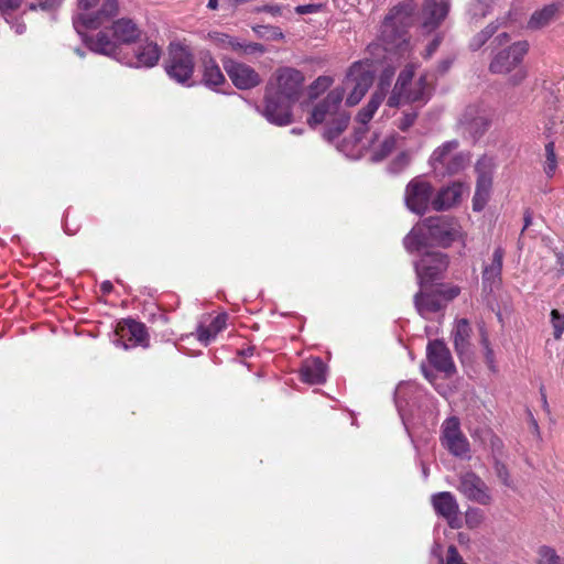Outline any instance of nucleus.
I'll use <instances>...</instances> for the list:
<instances>
[{
	"label": "nucleus",
	"instance_id": "obj_16",
	"mask_svg": "<svg viewBox=\"0 0 564 564\" xmlns=\"http://www.w3.org/2000/svg\"><path fill=\"white\" fill-rule=\"evenodd\" d=\"M458 490L468 500L487 506L492 498L486 482L473 471L460 475Z\"/></svg>",
	"mask_w": 564,
	"mask_h": 564
},
{
	"label": "nucleus",
	"instance_id": "obj_52",
	"mask_svg": "<svg viewBox=\"0 0 564 564\" xmlns=\"http://www.w3.org/2000/svg\"><path fill=\"white\" fill-rule=\"evenodd\" d=\"M527 76V72L522 68L517 69V72L513 74L511 80L514 85L521 83Z\"/></svg>",
	"mask_w": 564,
	"mask_h": 564
},
{
	"label": "nucleus",
	"instance_id": "obj_6",
	"mask_svg": "<svg viewBox=\"0 0 564 564\" xmlns=\"http://www.w3.org/2000/svg\"><path fill=\"white\" fill-rule=\"evenodd\" d=\"M459 142L451 140L442 143L431 154L429 163L436 175L452 176L464 171L469 162L470 154L459 151Z\"/></svg>",
	"mask_w": 564,
	"mask_h": 564
},
{
	"label": "nucleus",
	"instance_id": "obj_58",
	"mask_svg": "<svg viewBox=\"0 0 564 564\" xmlns=\"http://www.w3.org/2000/svg\"><path fill=\"white\" fill-rule=\"evenodd\" d=\"M101 290L105 292V293H109L111 290H112V284L111 282L109 281H105L101 283Z\"/></svg>",
	"mask_w": 564,
	"mask_h": 564
},
{
	"label": "nucleus",
	"instance_id": "obj_37",
	"mask_svg": "<svg viewBox=\"0 0 564 564\" xmlns=\"http://www.w3.org/2000/svg\"><path fill=\"white\" fill-rule=\"evenodd\" d=\"M479 333H480V344L484 348L485 361H486L487 366L489 367V369L495 370L496 369L495 352H494L492 348L490 347L487 332L484 327H480Z\"/></svg>",
	"mask_w": 564,
	"mask_h": 564
},
{
	"label": "nucleus",
	"instance_id": "obj_34",
	"mask_svg": "<svg viewBox=\"0 0 564 564\" xmlns=\"http://www.w3.org/2000/svg\"><path fill=\"white\" fill-rule=\"evenodd\" d=\"M416 390V384L414 382H401L394 393L395 405L399 411L402 410L403 405L408 403L406 398Z\"/></svg>",
	"mask_w": 564,
	"mask_h": 564
},
{
	"label": "nucleus",
	"instance_id": "obj_54",
	"mask_svg": "<svg viewBox=\"0 0 564 564\" xmlns=\"http://www.w3.org/2000/svg\"><path fill=\"white\" fill-rule=\"evenodd\" d=\"M98 0H78V6L83 10H88L94 7Z\"/></svg>",
	"mask_w": 564,
	"mask_h": 564
},
{
	"label": "nucleus",
	"instance_id": "obj_35",
	"mask_svg": "<svg viewBox=\"0 0 564 564\" xmlns=\"http://www.w3.org/2000/svg\"><path fill=\"white\" fill-rule=\"evenodd\" d=\"M557 169V158L555 154V145L553 141L545 144V162L544 173L547 177H553Z\"/></svg>",
	"mask_w": 564,
	"mask_h": 564
},
{
	"label": "nucleus",
	"instance_id": "obj_18",
	"mask_svg": "<svg viewBox=\"0 0 564 564\" xmlns=\"http://www.w3.org/2000/svg\"><path fill=\"white\" fill-rule=\"evenodd\" d=\"M224 67L232 84L239 89H251L261 82L259 74L247 64L228 59Z\"/></svg>",
	"mask_w": 564,
	"mask_h": 564
},
{
	"label": "nucleus",
	"instance_id": "obj_15",
	"mask_svg": "<svg viewBox=\"0 0 564 564\" xmlns=\"http://www.w3.org/2000/svg\"><path fill=\"white\" fill-rule=\"evenodd\" d=\"M529 43L519 41L508 48L500 51L490 63V70L496 74H506L514 69L528 53Z\"/></svg>",
	"mask_w": 564,
	"mask_h": 564
},
{
	"label": "nucleus",
	"instance_id": "obj_4",
	"mask_svg": "<svg viewBox=\"0 0 564 564\" xmlns=\"http://www.w3.org/2000/svg\"><path fill=\"white\" fill-rule=\"evenodd\" d=\"M456 225L446 217H431L415 225L403 243L409 252L430 246L448 247L456 238Z\"/></svg>",
	"mask_w": 564,
	"mask_h": 564
},
{
	"label": "nucleus",
	"instance_id": "obj_59",
	"mask_svg": "<svg viewBox=\"0 0 564 564\" xmlns=\"http://www.w3.org/2000/svg\"><path fill=\"white\" fill-rule=\"evenodd\" d=\"M541 395H542V406L543 409L546 411V412H550V409H549V403L546 401V395L545 393L543 392V390L541 389Z\"/></svg>",
	"mask_w": 564,
	"mask_h": 564
},
{
	"label": "nucleus",
	"instance_id": "obj_17",
	"mask_svg": "<svg viewBox=\"0 0 564 564\" xmlns=\"http://www.w3.org/2000/svg\"><path fill=\"white\" fill-rule=\"evenodd\" d=\"M431 502L435 512L444 518L452 529H459L462 527L459 506L452 492L442 491L434 494L431 497Z\"/></svg>",
	"mask_w": 564,
	"mask_h": 564
},
{
	"label": "nucleus",
	"instance_id": "obj_40",
	"mask_svg": "<svg viewBox=\"0 0 564 564\" xmlns=\"http://www.w3.org/2000/svg\"><path fill=\"white\" fill-rule=\"evenodd\" d=\"M551 324L553 327L554 338L560 339L564 333V314H561L557 310H552Z\"/></svg>",
	"mask_w": 564,
	"mask_h": 564
},
{
	"label": "nucleus",
	"instance_id": "obj_32",
	"mask_svg": "<svg viewBox=\"0 0 564 564\" xmlns=\"http://www.w3.org/2000/svg\"><path fill=\"white\" fill-rule=\"evenodd\" d=\"M203 80L209 87H216L225 83V76L218 64L209 56L203 59Z\"/></svg>",
	"mask_w": 564,
	"mask_h": 564
},
{
	"label": "nucleus",
	"instance_id": "obj_44",
	"mask_svg": "<svg viewBox=\"0 0 564 564\" xmlns=\"http://www.w3.org/2000/svg\"><path fill=\"white\" fill-rule=\"evenodd\" d=\"M21 6V0H0V12L8 15Z\"/></svg>",
	"mask_w": 564,
	"mask_h": 564
},
{
	"label": "nucleus",
	"instance_id": "obj_60",
	"mask_svg": "<svg viewBox=\"0 0 564 564\" xmlns=\"http://www.w3.org/2000/svg\"><path fill=\"white\" fill-rule=\"evenodd\" d=\"M14 31L18 34H22L25 31V25L23 23H17L14 25Z\"/></svg>",
	"mask_w": 564,
	"mask_h": 564
},
{
	"label": "nucleus",
	"instance_id": "obj_5",
	"mask_svg": "<svg viewBox=\"0 0 564 564\" xmlns=\"http://www.w3.org/2000/svg\"><path fill=\"white\" fill-rule=\"evenodd\" d=\"M417 65L409 63L400 72L397 83L387 100L389 107H400L405 104H419L423 106L431 97V87L426 75H421L413 82Z\"/></svg>",
	"mask_w": 564,
	"mask_h": 564
},
{
	"label": "nucleus",
	"instance_id": "obj_63",
	"mask_svg": "<svg viewBox=\"0 0 564 564\" xmlns=\"http://www.w3.org/2000/svg\"><path fill=\"white\" fill-rule=\"evenodd\" d=\"M291 132H292V133H294V134H300V133H301V130H300V129H296V128H293V129L291 130Z\"/></svg>",
	"mask_w": 564,
	"mask_h": 564
},
{
	"label": "nucleus",
	"instance_id": "obj_13",
	"mask_svg": "<svg viewBox=\"0 0 564 564\" xmlns=\"http://www.w3.org/2000/svg\"><path fill=\"white\" fill-rule=\"evenodd\" d=\"M433 186L421 177L413 178L405 188L406 207L415 214H424L432 205Z\"/></svg>",
	"mask_w": 564,
	"mask_h": 564
},
{
	"label": "nucleus",
	"instance_id": "obj_12",
	"mask_svg": "<svg viewBox=\"0 0 564 564\" xmlns=\"http://www.w3.org/2000/svg\"><path fill=\"white\" fill-rule=\"evenodd\" d=\"M495 169L496 162L492 156L482 155L476 163L477 185L473 199V208L476 212L481 210L487 202Z\"/></svg>",
	"mask_w": 564,
	"mask_h": 564
},
{
	"label": "nucleus",
	"instance_id": "obj_53",
	"mask_svg": "<svg viewBox=\"0 0 564 564\" xmlns=\"http://www.w3.org/2000/svg\"><path fill=\"white\" fill-rule=\"evenodd\" d=\"M438 45H440V40L438 39L433 40L426 48L425 57H430L436 51Z\"/></svg>",
	"mask_w": 564,
	"mask_h": 564
},
{
	"label": "nucleus",
	"instance_id": "obj_55",
	"mask_svg": "<svg viewBox=\"0 0 564 564\" xmlns=\"http://www.w3.org/2000/svg\"><path fill=\"white\" fill-rule=\"evenodd\" d=\"M262 10L272 14H278L281 12V8L279 6H264Z\"/></svg>",
	"mask_w": 564,
	"mask_h": 564
},
{
	"label": "nucleus",
	"instance_id": "obj_46",
	"mask_svg": "<svg viewBox=\"0 0 564 564\" xmlns=\"http://www.w3.org/2000/svg\"><path fill=\"white\" fill-rule=\"evenodd\" d=\"M333 84V78L329 76H319L314 83L311 85V90H325L330 87Z\"/></svg>",
	"mask_w": 564,
	"mask_h": 564
},
{
	"label": "nucleus",
	"instance_id": "obj_23",
	"mask_svg": "<svg viewBox=\"0 0 564 564\" xmlns=\"http://www.w3.org/2000/svg\"><path fill=\"white\" fill-rule=\"evenodd\" d=\"M503 257V249L498 247L492 253L491 262L485 265L482 270V285L485 290L492 292L501 285Z\"/></svg>",
	"mask_w": 564,
	"mask_h": 564
},
{
	"label": "nucleus",
	"instance_id": "obj_1",
	"mask_svg": "<svg viewBox=\"0 0 564 564\" xmlns=\"http://www.w3.org/2000/svg\"><path fill=\"white\" fill-rule=\"evenodd\" d=\"M118 12L117 0H105L101 9L95 14L80 13L73 20L77 33L83 37L88 47L97 53L113 55L118 44H128L137 40L140 31L129 19H120L112 24V36L109 37L106 32H99L96 39H88L84 35L85 29H98L109 21Z\"/></svg>",
	"mask_w": 564,
	"mask_h": 564
},
{
	"label": "nucleus",
	"instance_id": "obj_11",
	"mask_svg": "<svg viewBox=\"0 0 564 564\" xmlns=\"http://www.w3.org/2000/svg\"><path fill=\"white\" fill-rule=\"evenodd\" d=\"M448 260L446 254L440 251H426L421 259L415 262V271L420 281L421 289L426 284L441 278L446 270Z\"/></svg>",
	"mask_w": 564,
	"mask_h": 564
},
{
	"label": "nucleus",
	"instance_id": "obj_10",
	"mask_svg": "<svg viewBox=\"0 0 564 564\" xmlns=\"http://www.w3.org/2000/svg\"><path fill=\"white\" fill-rule=\"evenodd\" d=\"M489 126V113L486 109L477 105L466 107L458 119V127L462 133L475 141L486 133Z\"/></svg>",
	"mask_w": 564,
	"mask_h": 564
},
{
	"label": "nucleus",
	"instance_id": "obj_62",
	"mask_svg": "<svg viewBox=\"0 0 564 564\" xmlns=\"http://www.w3.org/2000/svg\"><path fill=\"white\" fill-rule=\"evenodd\" d=\"M207 7L210 10H216L218 8V0H208Z\"/></svg>",
	"mask_w": 564,
	"mask_h": 564
},
{
	"label": "nucleus",
	"instance_id": "obj_33",
	"mask_svg": "<svg viewBox=\"0 0 564 564\" xmlns=\"http://www.w3.org/2000/svg\"><path fill=\"white\" fill-rule=\"evenodd\" d=\"M384 99V87L380 91H375L368 101L367 106L364 107L357 115V122L361 126H366L378 110L379 106Z\"/></svg>",
	"mask_w": 564,
	"mask_h": 564
},
{
	"label": "nucleus",
	"instance_id": "obj_26",
	"mask_svg": "<svg viewBox=\"0 0 564 564\" xmlns=\"http://www.w3.org/2000/svg\"><path fill=\"white\" fill-rule=\"evenodd\" d=\"M560 15L561 10L557 3L546 4L531 14L527 28L532 31L544 29L555 22Z\"/></svg>",
	"mask_w": 564,
	"mask_h": 564
},
{
	"label": "nucleus",
	"instance_id": "obj_24",
	"mask_svg": "<svg viewBox=\"0 0 564 564\" xmlns=\"http://www.w3.org/2000/svg\"><path fill=\"white\" fill-rule=\"evenodd\" d=\"M161 56V50L154 42L145 41L134 50L133 57L126 63L131 67H152L156 65Z\"/></svg>",
	"mask_w": 564,
	"mask_h": 564
},
{
	"label": "nucleus",
	"instance_id": "obj_51",
	"mask_svg": "<svg viewBox=\"0 0 564 564\" xmlns=\"http://www.w3.org/2000/svg\"><path fill=\"white\" fill-rule=\"evenodd\" d=\"M54 6H55V1L47 0V1L41 2L39 4H31L30 9L36 10L37 8H41L42 10H51V9H53Z\"/></svg>",
	"mask_w": 564,
	"mask_h": 564
},
{
	"label": "nucleus",
	"instance_id": "obj_45",
	"mask_svg": "<svg viewBox=\"0 0 564 564\" xmlns=\"http://www.w3.org/2000/svg\"><path fill=\"white\" fill-rule=\"evenodd\" d=\"M495 470L498 478L502 481L503 485H506L507 487L512 486L509 471L503 464L497 463L495 466Z\"/></svg>",
	"mask_w": 564,
	"mask_h": 564
},
{
	"label": "nucleus",
	"instance_id": "obj_36",
	"mask_svg": "<svg viewBox=\"0 0 564 564\" xmlns=\"http://www.w3.org/2000/svg\"><path fill=\"white\" fill-rule=\"evenodd\" d=\"M497 29V24L489 23L484 30L473 37L470 41V47L475 51L480 48L495 34Z\"/></svg>",
	"mask_w": 564,
	"mask_h": 564
},
{
	"label": "nucleus",
	"instance_id": "obj_8",
	"mask_svg": "<svg viewBox=\"0 0 564 564\" xmlns=\"http://www.w3.org/2000/svg\"><path fill=\"white\" fill-rule=\"evenodd\" d=\"M373 82V73L369 61L355 62L348 69L344 85L340 88L350 89L346 105H357L366 95Z\"/></svg>",
	"mask_w": 564,
	"mask_h": 564
},
{
	"label": "nucleus",
	"instance_id": "obj_42",
	"mask_svg": "<svg viewBox=\"0 0 564 564\" xmlns=\"http://www.w3.org/2000/svg\"><path fill=\"white\" fill-rule=\"evenodd\" d=\"M417 118V110L411 109L409 111H404L402 117L398 121V128L401 131H406L410 127H412Z\"/></svg>",
	"mask_w": 564,
	"mask_h": 564
},
{
	"label": "nucleus",
	"instance_id": "obj_39",
	"mask_svg": "<svg viewBox=\"0 0 564 564\" xmlns=\"http://www.w3.org/2000/svg\"><path fill=\"white\" fill-rule=\"evenodd\" d=\"M395 147V137L390 135L383 140L380 145V150L373 152V160L381 161L388 156Z\"/></svg>",
	"mask_w": 564,
	"mask_h": 564
},
{
	"label": "nucleus",
	"instance_id": "obj_61",
	"mask_svg": "<svg viewBox=\"0 0 564 564\" xmlns=\"http://www.w3.org/2000/svg\"><path fill=\"white\" fill-rule=\"evenodd\" d=\"M532 223V218H531V215L529 213L525 214L524 216V227H523V230L525 228H528Z\"/></svg>",
	"mask_w": 564,
	"mask_h": 564
},
{
	"label": "nucleus",
	"instance_id": "obj_14",
	"mask_svg": "<svg viewBox=\"0 0 564 564\" xmlns=\"http://www.w3.org/2000/svg\"><path fill=\"white\" fill-rule=\"evenodd\" d=\"M442 444L451 454L457 457L468 456L469 443L460 430L456 416L448 417L442 425Z\"/></svg>",
	"mask_w": 564,
	"mask_h": 564
},
{
	"label": "nucleus",
	"instance_id": "obj_49",
	"mask_svg": "<svg viewBox=\"0 0 564 564\" xmlns=\"http://www.w3.org/2000/svg\"><path fill=\"white\" fill-rule=\"evenodd\" d=\"M319 4H304V6H297L295 8L296 13L299 14H307V13H314L319 10Z\"/></svg>",
	"mask_w": 564,
	"mask_h": 564
},
{
	"label": "nucleus",
	"instance_id": "obj_25",
	"mask_svg": "<svg viewBox=\"0 0 564 564\" xmlns=\"http://www.w3.org/2000/svg\"><path fill=\"white\" fill-rule=\"evenodd\" d=\"M454 347L457 355L463 359L471 354V326L466 318L458 319L452 330Z\"/></svg>",
	"mask_w": 564,
	"mask_h": 564
},
{
	"label": "nucleus",
	"instance_id": "obj_64",
	"mask_svg": "<svg viewBox=\"0 0 564 564\" xmlns=\"http://www.w3.org/2000/svg\"><path fill=\"white\" fill-rule=\"evenodd\" d=\"M423 475L425 478L429 476V469L425 466L423 467Z\"/></svg>",
	"mask_w": 564,
	"mask_h": 564
},
{
	"label": "nucleus",
	"instance_id": "obj_28",
	"mask_svg": "<svg viewBox=\"0 0 564 564\" xmlns=\"http://www.w3.org/2000/svg\"><path fill=\"white\" fill-rule=\"evenodd\" d=\"M302 380L310 384H319L326 380V366L321 358L304 362L301 369Z\"/></svg>",
	"mask_w": 564,
	"mask_h": 564
},
{
	"label": "nucleus",
	"instance_id": "obj_19",
	"mask_svg": "<svg viewBox=\"0 0 564 564\" xmlns=\"http://www.w3.org/2000/svg\"><path fill=\"white\" fill-rule=\"evenodd\" d=\"M426 355L429 362L447 377L452 376L455 371V364L452 354L447 346L442 340H432L426 347Z\"/></svg>",
	"mask_w": 564,
	"mask_h": 564
},
{
	"label": "nucleus",
	"instance_id": "obj_2",
	"mask_svg": "<svg viewBox=\"0 0 564 564\" xmlns=\"http://www.w3.org/2000/svg\"><path fill=\"white\" fill-rule=\"evenodd\" d=\"M304 85L303 74L292 67H280L265 87L263 116L276 126L292 122V106L300 99Z\"/></svg>",
	"mask_w": 564,
	"mask_h": 564
},
{
	"label": "nucleus",
	"instance_id": "obj_20",
	"mask_svg": "<svg viewBox=\"0 0 564 564\" xmlns=\"http://www.w3.org/2000/svg\"><path fill=\"white\" fill-rule=\"evenodd\" d=\"M468 186L462 182H454L441 188L432 200L433 209L446 210L455 207L462 202L463 196L468 193Z\"/></svg>",
	"mask_w": 564,
	"mask_h": 564
},
{
	"label": "nucleus",
	"instance_id": "obj_48",
	"mask_svg": "<svg viewBox=\"0 0 564 564\" xmlns=\"http://www.w3.org/2000/svg\"><path fill=\"white\" fill-rule=\"evenodd\" d=\"M460 293V289L456 285L444 288L440 291V296H442L445 301H451L455 299Z\"/></svg>",
	"mask_w": 564,
	"mask_h": 564
},
{
	"label": "nucleus",
	"instance_id": "obj_22",
	"mask_svg": "<svg viewBox=\"0 0 564 564\" xmlns=\"http://www.w3.org/2000/svg\"><path fill=\"white\" fill-rule=\"evenodd\" d=\"M209 37L219 48L231 50L247 55L264 53V46L262 44L240 42L238 39L231 37L225 33L212 32L209 33Z\"/></svg>",
	"mask_w": 564,
	"mask_h": 564
},
{
	"label": "nucleus",
	"instance_id": "obj_9",
	"mask_svg": "<svg viewBox=\"0 0 564 564\" xmlns=\"http://www.w3.org/2000/svg\"><path fill=\"white\" fill-rule=\"evenodd\" d=\"M165 70L175 82L187 84L194 72V58L189 48L181 43H172Z\"/></svg>",
	"mask_w": 564,
	"mask_h": 564
},
{
	"label": "nucleus",
	"instance_id": "obj_3",
	"mask_svg": "<svg viewBox=\"0 0 564 564\" xmlns=\"http://www.w3.org/2000/svg\"><path fill=\"white\" fill-rule=\"evenodd\" d=\"M344 96V88L332 89L314 106L307 120L311 127L325 124L323 137L328 141L338 138L348 127L350 115L343 107Z\"/></svg>",
	"mask_w": 564,
	"mask_h": 564
},
{
	"label": "nucleus",
	"instance_id": "obj_56",
	"mask_svg": "<svg viewBox=\"0 0 564 564\" xmlns=\"http://www.w3.org/2000/svg\"><path fill=\"white\" fill-rule=\"evenodd\" d=\"M556 258H557V270H558V272L564 274V254L558 253L556 256Z\"/></svg>",
	"mask_w": 564,
	"mask_h": 564
},
{
	"label": "nucleus",
	"instance_id": "obj_57",
	"mask_svg": "<svg viewBox=\"0 0 564 564\" xmlns=\"http://www.w3.org/2000/svg\"><path fill=\"white\" fill-rule=\"evenodd\" d=\"M283 36H284L283 33L278 28L271 29V37L273 40H282Z\"/></svg>",
	"mask_w": 564,
	"mask_h": 564
},
{
	"label": "nucleus",
	"instance_id": "obj_43",
	"mask_svg": "<svg viewBox=\"0 0 564 564\" xmlns=\"http://www.w3.org/2000/svg\"><path fill=\"white\" fill-rule=\"evenodd\" d=\"M393 75H394L393 69H390V68L384 69L380 76L378 89L376 91H380L382 89V87H384V96H386L387 91L390 87V83H391Z\"/></svg>",
	"mask_w": 564,
	"mask_h": 564
},
{
	"label": "nucleus",
	"instance_id": "obj_41",
	"mask_svg": "<svg viewBox=\"0 0 564 564\" xmlns=\"http://www.w3.org/2000/svg\"><path fill=\"white\" fill-rule=\"evenodd\" d=\"M484 513L477 508H469L465 514L466 525L469 529L478 528L484 521Z\"/></svg>",
	"mask_w": 564,
	"mask_h": 564
},
{
	"label": "nucleus",
	"instance_id": "obj_38",
	"mask_svg": "<svg viewBox=\"0 0 564 564\" xmlns=\"http://www.w3.org/2000/svg\"><path fill=\"white\" fill-rule=\"evenodd\" d=\"M538 555V564H563L562 558L552 547L541 546L539 549Z\"/></svg>",
	"mask_w": 564,
	"mask_h": 564
},
{
	"label": "nucleus",
	"instance_id": "obj_31",
	"mask_svg": "<svg viewBox=\"0 0 564 564\" xmlns=\"http://www.w3.org/2000/svg\"><path fill=\"white\" fill-rule=\"evenodd\" d=\"M227 323V315L219 314L217 315L208 326L199 325L197 327V338L198 340L207 346L213 339L216 338L217 334H219L223 329H225Z\"/></svg>",
	"mask_w": 564,
	"mask_h": 564
},
{
	"label": "nucleus",
	"instance_id": "obj_50",
	"mask_svg": "<svg viewBox=\"0 0 564 564\" xmlns=\"http://www.w3.org/2000/svg\"><path fill=\"white\" fill-rule=\"evenodd\" d=\"M410 163V155L406 153H401L394 161L395 165H399V169H403Z\"/></svg>",
	"mask_w": 564,
	"mask_h": 564
},
{
	"label": "nucleus",
	"instance_id": "obj_21",
	"mask_svg": "<svg viewBox=\"0 0 564 564\" xmlns=\"http://www.w3.org/2000/svg\"><path fill=\"white\" fill-rule=\"evenodd\" d=\"M448 9V0H426L421 13L422 28L427 32L435 30L446 18Z\"/></svg>",
	"mask_w": 564,
	"mask_h": 564
},
{
	"label": "nucleus",
	"instance_id": "obj_30",
	"mask_svg": "<svg viewBox=\"0 0 564 564\" xmlns=\"http://www.w3.org/2000/svg\"><path fill=\"white\" fill-rule=\"evenodd\" d=\"M497 4V0H470L466 8V18L470 24L479 23L490 14Z\"/></svg>",
	"mask_w": 564,
	"mask_h": 564
},
{
	"label": "nucleus",
	"instance_id": "obj_27",
	"mask_svg": "<svg viewBox=\"0 0 564 564\" xmlns=\"http://www.w3.org/2000/svg\"><path fill=\"white\" fill-rule=\"evenodd\" d=\"M121 337L124 339L121 346L124 349L137 345H147L148 334L143 324L129 319L120 327Z\"/></svg>",
	"mask_w": 564,
	"mask_h": 564
},
{
	"label": "nucleus",
	"instance_id": "obj_7",
	"mask_svg": "<svg viewBox=\"0 0 564 564\" xmlns=\"http://www.w3.org/2000/svg\"><path fill=\"white\" fill-rule=\"evenodd\" d=\"M410 17L404 8H394L384 18L381 25V40L386 51L395 50L402 55L410 53L411 47L405 32Z\"/></svg>",
	"mask_w": 564,
	"mask_h": 564
},
{
	"label": "nucleus",
	"instance_id": "obj_47",
	"mask_svg": "<svg viewBox=\"0 0 564 564\" xmlns=\"http://www.w3.org/2000/svg\"><path fill=\"white\" fill-rule=\"evenodd\" d=\"M446 564H466L454 545L447 550Z\"/></svg>",
	"mask_w": 564,
	"mask_h": 564
},
{
	"label": "nucleus",
	"instance_id": "obj_29",
	"mask_svg": "<svg viewBox=\"0 0 564 564\" xmlns=\"http://www.w3.org/2000/svg\"><path fill=\"white\" fill-rule=\"evenodd\" d=\"M415 308L423 317H429L430 314L436 313L442 310L443 303L440 294L419 292L414 297Z\"/></svg>",
	"mask_w": 564,
	"mask_h": 564
}]
</instances>
